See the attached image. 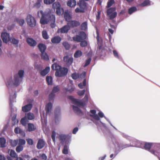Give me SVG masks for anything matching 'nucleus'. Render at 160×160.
<instances>
[{"mask_svg":"<svg viewBox=\"0 0 160 160\" xmlns=\"http://www.w3.org/2000/svg\"><path fill=\"white\" fill-rule=\"evenodd\" d=\"M42 15L40 22L41 24H45L48 23L49 22H51L50 26L52 28H54L56 27L55 17L54 15L52 14L51 10L48 9L44 13L42 10L38 11V14L39 17V14Z\"/></svg>","mask_w":160,"mask_h":160,"instance_id":"f257e3e1","label":"nucleus"},{"mask_svg":"<svg viewBox=\"0 0 160 160\" xmlns=\"http://www.w3.org/2000/svg\"><path fill=\"white\" fill-rule=\"evenodd\" d=\"M24 73L23 70H20L17 74L14 75L13 80L12 77L8 78L6 82V85L7 87L9 88L19 85L22 80Z\"/></svg>","mask_w":160,"mask_h":160,"instance_id":"f03ea898","label":"nucleus"},{"mask_svg":"<svg viewBox=\"0 0 160 160\" xmlns=\"http://www.w3.org/2000/svg\"><path fill=\"white\" fill-rule=\"evenodd\" d=\"M88 93H87L83 99V102H82L81 101L78 99H75L72 96L68 97V98L72 102L77 105L78 107H76L74 105L73 106V108L74 111L78 114H80L82 113L81 110L78 108V107H83L88 102Z\"/></svg>","mask_w":160,"mask_h":160,"instance_id":"7ed1b4c3","label":"nucleus"},{"mask_svg":"<svg viewBox=\"0 0 160 160\" xmlns=\"http://www.w3.org/2000/svg\"><path fill=\"white\" fill-rule=\"evenodd\" d=\"M52 69L56 70L55 76L58 77H62L66 75L68 71V69L66 68H62L56 63L53 64L51 67Z\"/></svg>","mask_w":160,"mask_h":160,"instance_id":"20e7f679","label":"nucleus"},{"mask_svg":"<svg viewBox=\"0 0 160 160\" xmlns=\"http://www.w3.org/2000/svg\"><path fill=\"white\" fill-rule=\"evenodd\" d=\"M16 98V96L15 93L14 92H13L10 94L9 100H10V106L11 108V112L12 113L15 114L13 117L12 118V121H14L16 118L17 115L16 114L17 111V108L14 107H13L12 103L15 101V99Z\"/></svg>","mask_w":160,"mask_h":160,"instance_id":"39448f33","label":"nucleus"},{"mask_svg":"<svg viewBox=\"0 0 160 160\" xmlns=\"http://www.w3.org/2000/svg\"><path fill=\"white\" fill-rule=\"evenodd\" d=\"M30 112L26 114L25 116L21 120V123L25 127L28 126V131L30 132Z\"/></svg>","mask_w":160,"mask_h":160,"instance_id":"423d86ee","label":"nucleus"},{"mask_svg":"<svg viewBox=\"0 0 160 160\" xmlns=\"http://www.w3.org/2000/svg\"><path fill=\"white\" fill-rule=\"evenodd\" d=\"M87 36L83 32H80L78 35H77L73 37V39L74 41L80 42L86 38Z\"/></svg>","mask_w":160,"mask_h":160,"instance_id":"0eeeda50","label":"nucleus"},{"mask_svg":"<svg viewBox=\"0 0 160 160\" xmlns=\"http://www.w3.org/2000/svg\"><path fill=\"white\" fill-rule=\"evenodd\" d=\"M52 8L54 9H56V13L59 15H62L64 12L62 8H61V5L58 2H55L52 4Z\"/></svg>","mask_w":160,"mask_h":160,"instance_id":"6e6552de","label":"nucleus"},{"mask_svg":"<svg viewBox=\"0 0 160 160\" xmlns=\"http://www.w3.org/2000/svg\"><path fill=\"white\" fill-rule=\"evenodd\" d=\"M115 8H111L107 10V14L111 19H113L116 17L117 12L115 11Z\"/></svg>","mask_w":160,"mask_h":160,"instance_id":"1a4fd4ad","label":"nucleus"},{"mask_svg":"<svg viewBox=\"0 0 160 160\" xmlns=\"http://www.w3.org/2000/svg\"><path fill=\"white\" fill-rule=\"evenodd\" d=\"M1 37L4 42L7 43L10 41V38L9 34L7 32H2Z\"/></svg>","mask_w":160,"mask_h":160,"instance_id":"9d476101","label":"nucleus"},{"mask_svg":"<svg viewBox=\"0 0 160 160\" xmlns=\"http://www.w3.org/2000/svg\"><path fill=\"white\" fill-rule=\"evenodd\" d=\"M59 90V88L58 86L54 87L52 89V92L49 95V98L50 100H51L54 98V93L58 92Z\"/></svg>","mask_w":160,"mask_h":160,"instance_id":"9b49d317","label":"nucleus"},{"mask_svg":"<svg viewBox=\"0 0 160 160\" xmlns=\"http://www.w3.org/2000/svg\"><path fill=\"white\" fill-rule=\"evenodd\" d=\"M70 29V27L68 24L65 25L62 28L59 29L58 31V32H60L62 33H67Z\"/></svg>","mask_w":160,"mask_h":160,"instance_id":"f8f14e48","label":"nucleus"},{"mask_svg":"<svg viewBox=\"0 0 160 160\" xmlns=\"http://www.w3.org/2000/svg\"><path fill=\"white\" fill-rule=\"evenodd\" d=\"M45 143V142L43 139H39L37 143V148L38 149H41L44 147Z\"/></svg>","mask_w":160,"mask_h":160,"instance_id":"ddd939ff","label":"nucleus"},{"mask_svg":"<svg viewBox=\"0 0 160 160\" xmlns=\"http://www.w3.org/2000/svg\"><path fill=\"white\" fill-rule=\"evenodd\" d=\"M63 60L66 64L68 65H71L73 61V58L69 57L68 56H66L63 57Z\"/></svg>","mask_w":160,"mask_h":160,"instance_id":"4468645a","label":"nucleus"},{"mask_svg":"<svg viewBox=\"0 0 160 160\" xmlns=\"http://www.w3.org/2000/svg\"><path fill=\"white\" fill-rule=\"evenodd\" d=\"M80 24L79 22L76 21H71L68 22L67 23L70 28L77 27L79 26Z\"/></svg>","mask_w":160,"mask_h":160,"instance_id":"2eb2a0df","label":"nucleus"},{"mask_svg":"<svg viewBox=\"0 0 160 160\" xmlns=\"http://www.w3.org/2000/svg\"><path fill=\"white\" fill-rule=\"evenodd\" d=\"M59 138L61 142H67V141L69 142L70 140L69 137L65 135L61 134L60 135Z\"/></svg>","mask_w":160,"mask_h":160,"instance_id":"dca6fc26","label":"nucleus"},{"mask_svg":"<svg viewBox=\"0 0 160 160\" xmlns=\"http://www.w3.org/2000/svg\"><path fill=\"white\" fill-rule=\"evenodd\" d=\"M70 85L68 86V88H65V90L66 92H71L73 91L74 89V88L73 86L72 81L71 80H69Z\"/></svg>","mask_w":160,"mask_h":160,"instance_id":"f3484780","label":"nucleus"},{"mask_svg":"<svg viewBox=\"0 0 160 160\" xmlns=\"http://www.w3.org/2000/svg\"><path fill=\"white\" fill-rule=\"evenodd\" d=\"M14 132L17 134H20L22 137H25V132L19 128H16L14 129Z\"/></svg>","mask_w":160,"mask_h":160,"instance_id":"a211bd4d","label":"nucleus"},{"mask_svg":"<svg viewBox=\"0 0 160 160\" xmlns=\"http://www.w3.org/2000/svg\"><path fill=\"white\" fill-rule=\"evenodd\" d=\"M67 5L70 7L74 8L76 5V2L75 0H68Z\"/></svg>","mask_w":160,"mask_h":160,"instance_id":"6ab92c4d","label":"nucleus"},{"mask_svg":"<svg viewBox=\"0 0 160 160\" xmlns=\"http://www.w3.org/2000/svg\"><path fill=\"white\" fill-rule=\"evenodd\" d=\"M61 38L59 36H55L53 38L51 41L53 43H58L61 41Z\"/></svg>","mask_w":160,"mask_h":160,"instance_id":"aec40b11","label":"nucleus"},{"mask_svg":"<svg viewBox=\"0 0 160 160\" xmlns=\"http://www.w3.org/2000/svg\"><path fill=\"white\" fill-rule=\"evenodd\" d=\"M89 0H79L78 2L77 5L83 8H85L86 6V3L85 2L88 1Z\"/></svg>","mask_w":160,"mask_h":160,"instance_id":"412c9836","label":"nucleus"},{"mask_svg":"<svg viewBox=\"0 0 160 160\" xmlns=\"http://www.w3.org/2000/svg\"><path fill=\"white\" fill-rule=\"evenodd\" d=\"M64 17L65 20L68 22L72 18L71 15L68 12H65L64 13Z\"/></svg>","mask_w":160,"mask_h":160,"instance_id":"4be33fe9","label":"nucleus"},{"mask_svg":"<svg viewBox=\"0 0 160 160\" xmlns=\"http://www.w3.org/2000/svg\"><path fill=\"white\" fill-rule=\"evenodd\" d=\"M52 105L51 102L48 103L46 106L45 110L46 114H47L51 111Z\"/></svg>","mask_w":160,"mask_h":160,"instance_id":"5701e85b","label":"nucleus"},{"mask_svg":"<svg viewBox=\"0 0 160 160\" xmlns=\"http://www.w3.org/2000/svg\"><path fill=\"white\" fill-rule=\"evenodd\" d=\"M50 70V67H47L45 69L41 72V74L42 76H45L48 73Z\"/></svg>","mask_w":160,"mask_h":160,"instance_id":"b1692460","label":"nucleus"},{"mask_svg":"<svg viewBox=\"0 0 160 160\" xmlns=\"http://www.w3.org/2000/svg\"><path fill=\"white\" fill-rule=\"evenodd\" d=\"M22 110L24 112H27L30 110V103H29L28 104L22 107Z\"/></svg>","mask_w":160,"mask_h":160,"instance_id":"393cba45","label":"nucleus"},{"mask_svg":"<svg viewBox=\"0 0 160 160\" xmlns=\"http://www.w3.org/2000/svg\"><path fill=\"white\" fill-rule=\"evenodd\" d=\"M6 140L4 138H0V147L4 148L6 147Z\"/></svg>","mask_w":160,"mask_h":160,"instance_id":"a878e982","label":"nucleus"},{"mask_svg":"<svg viewBox=\"0 0 160 160\" xmlns=\"http://www.w3.org/2000/svg\"><path fill=\"white\" fill-rule=\"evenodd\" d=\"M38 46L40 51L42 53L45 52L46 49V47L44 44L40 43L38 44Z\"/></svg>","mask_w":160,"mask_h":160,"instance_id":"bb28decb","label":"nucleus"},{"mask_svg":"<svg viewBox=\"0 0 160 160\" xmlns=\"http://www.w3.org/2000/svg\"><path fill=\"white\" fill-rule=\"evenodd\" d=\"M41 57L42 59L46 61H48L49 59V57L48 55L45 52H42V53Z\"/></svg>","mask_w":160,"mask_h":160,"instance_id":"cd10ccee","label":"nucleus"},{"mask_svg":"<svg viewBox=\"0 0 160 160\" xmlns=\"http://www.w3.org/2000/svg\"><path fill=\"white\" fill-rule=\"evenodd\" d=\"M36 24V21L34 17L31 16V27H34Z\"/></svg>","mask_w":160,"mask_h":160,"instance_id":"c85d7f7f","label":"nucleus"},{"mask_svg":"<svg viewBox=\"0 0 160 160\" xmlns=\"http://www.w3.org/2000/svg\"><path fill=\"white\" fill-rule=\"evenodd\" d=\"M80 8V9L78 8H77L75 9V12L76 13L78 12H84V10L87 8V6L85 7V8H83L82 7H81L80 6H79Z\"/></svg>","mask_w":160,"mask_h":160,"instance_id":"c756f323","label":"nucleus"},{"mask_svg":"<svg viewBox=\"0 0 160 160\" xmlns=\"http://www.w3.org/2000/svg\"><path fill=\"white\" fill-rule=\"evenodd\" d=\"M87 28V22H85L81 24V29L82 30H86Z\"/></svg>","mask_w":160,"mask_h":160,"instance_id":"7c9ffc66","label":"nucleus"},{"mask_svg":"<svg viewBox=\"0 0 160 160\" xmlns=\"http://www.w3.org/2000/svg\"><path fill=\"white\" fill-rule=\"evenodd\" d=\"M46 81L48 85H51L52 82V78L51 77L47 76L46 78Z\"/></svg>","mask_w":160,"mask_h":160,"instance_id":"2f4dec72","label":"nucleus"},{"mask_svg":"<svg viewBox=\"0 0 160 160\" xmlns=\"http://www.w3.org/2000/svg\"><path fill=\"white\" fill-rule=\"evenodd\" d=\"M150 5V1L149 0H146L140 4L142 7H145Z\"/></svg>","mask_w":160,"mask_h":160,"instance_id":"473e14b6","label":"nucleus"},{"mask_svg":"<svg viewBox=\"0 0 160 160\" xmlns=\"http://www.w3.org/2000/svg\"><path fill=\"white\" fill-rule=\"evenodd\" d=\"M9 151H10L9 154L12 157L14 158L17 156V154L16 153L14 150H9L8 152H9Z\"/></svg>","mask_w":160,"mask_h":160,"instance_id":"72a5a7b5","label":"nucleus"},{"mask_svg":"<svg viewBox=\"0 0 160 160\" xmlns=\"http://www.w3.org/2000/svg\"><path fill=\"white\" fill-rule=\"evenodd\" d=\"M10 142L12 146L14 147L17 145L18 141V139L14 140H11L10 141Z\"/></svg>","mask_w":160,"mask_h":160,"instance_id":"f704fd0d","label":"nucleus"},{"mask_svg":"<svg viewBox=\"0 0 160 160\" xmlns=\"http://www.w3.org/2000/svg\"><path fill=\"white\" fill-rule=\"evenodd\" d=\"M82 55V53L80 50H78L75 52L74 54V57L78 58L81 56Z\"/></svg>","mask_w":160,"mask_h":160,"instance_id":"c9c22d12","label":"nucleus"},{"mask_svg":"<svg viewBox=\"0 0 160 160\" xmlns=\"http://www.w3.org/2000/svg\"><path fill=\"white\" fill-rule=\"evenodd\" d=\"M42 36L43 38L45 39H47L49 38V36H48L47 32L46 31H42Z\"/></svg>","mask_w":160,"mask_h":160,"instance_id":"e433bc0d","label":"nucleus"},{"mask_svg":"<svg viewBox=\"0 0 160 160\" xmlns=\"http://www.w3.org/2000/svg\"><path fill=\"white\" fill-rule=\"evenodd\" d=\"M18 143L19 145H22H22L25 144L26 143L25 141L23 139H19L18 140Z\"/></svg>","mask_w":160,"mask_h":160,"instance_id":"4c0bfd02","label":"nucleus"},{"mask_svg":"<svg viewBox=\"0 0 160 160\" xmlns=\"http://www.w3.org/2000/svg\"><path fill=\"white\" fill-rule=\"evenodd\" d=\"M23 147L22 145H18L16 149V151L18 152H20L23 150Z\"/></svg>","mask_w":160,"mask_h":160,"instance_id":"58836bf2","label":"nucleus"},{"mask_svg":"<svg viewBox=\"0 0 160 160\" xmlns=\"http://www.w3.org/2000/svg\"><path fill=\"white\" fill-rule=\"evenodd\" d=\"M137 10V8L135 7H133L128 10V13L130 14H132L133 12H135Z\"/></svg>","mask_w":160,"mask_h":160,"instance_id":"ea45409f","label":"nucleus"},{"mask_svg":"<svg viewBox=\"0 0 160 160\" xmlns=\"http://www.w3.org/2000/svg\"><path fill=\"white\" fill-rule=\"evenodd\" d=\"M68 147L66 145H65L64 146L63 149L62 151V152L63 154H67L68 153Z\"/></svg>","mask_w":160,"mask_h":160,"instance_id":"a19ab883","label":"nucleus"},{"mask_svg":"<svg viewBox=\"0 0 160 160\" xmlns=\"http://www.w3.org/2000/svg\"><path fill=\"white\" fill-rule=\"evenodd\" d=\"M86 86V80L84 79L83 83H79L78 86L79 88H83V86Z\"/></svg>","mask_w":160,"mask_h":160,"instance_id":"79ce46f5","label":"nucleus"},{"mask_svg":"<svg viewBox=\"0 0 160 160\" xmlns=\"http://www.w3.org/2000/svg\"><path fill=\"white\" fill-rule=\"evenodd\" d=\"M17 21L20 26L23 25L25 22L24 20L22 19H17Z\"/></svg>","mask_w":160,"mask_h":160,"instance_id":"37998d69","label":"nucleus"},{"mask_svg":"<svg viewBox=\"0 0 160 160\" xmlns=\"http://www.w3.org/2000/svg\"><path fill=\"white\" fill-rule=\"evenodd\" d=\"M152 144V143H146L145 144L144 147L146 149L149 150Z\"/></svg>","mask_w":160,"mask_h":160,"instance_id":"c03bdc74","label":"nucleus"},{"mask_svg":"<svg viewBox=\"0 0 160 160\" xmlns=\"http://www.w3.org/2000/svg\"><path fill=\"white\" fill-rule=\"evenodd\" d=\"M10 41H11V42L12 44H17L19 42V41L18 40L14 38H10Z\"/></svg>","mask_w":160,"mask_h":160,"instance_id":"a18cd8bd","label":"nucleus"},{"mask_svg":"<svg viewBox=\"0 0 160 160\" xmlns=\"http://www.w3.org/2000/svg\"><path fill=\"white\" fill-rule=\"evenodd\" d=\"M55 0H44V2L46 4H50L54 2Z\"/></svg>","mask_w":160,"mask_h":160,"instance_id":"49530a36","label":"nucleus"},{"mask_svg":"<svg viewBox=\"0 0 160 160\" xmlns=\"http://www.w3.org/2000/svg\"><path fill=\"white\" fill-rule=\"evenodd\" d=\"M63 45L67 50H68L70 48L69 44L66 42H63Z\"/></svg>","mask_w":160,"mask_h":160,"instance_id":"de8ad7c7","label":"nucleus"},{"mask_svg":"<svg viewBox=\"0 0 160 160\" xmlns=\"http://www.w3.org/2000/svg\"><path fill=\"white\" fill-rule=\"evenodd\" d=\"M79 77V75L76 73H74L72 75V77L74 79H76L78 78Z\"/></svg>","mask_w":160,"mask_h":160,"instance_id":"09e8293b","label":"nucleus"},{"mask_svg":"<svg viewBox=\"0 0 160 160\" xmlns=\"http://www.w3.org/2000/svg\"><path fill=\"white\" fill-rule=\"evenodd\" d=\"M55 136L56 132L54 131L52 132L51 137L53 140V141L54 142V143H55Z\"/></svg>","mask_w":160,"mask_h":160,"instance_id":"8fccbe9b","label":"nucleus"},{"mask_svg":"<svg viewBox=\"0 0 160 160\" xmlns=\"http://www.w3.org/2000/svg\"><path fill=\"white\" fill-rule=\"evenodd\" d=\"M150 152L152 153H153L155 155L157 156L159 159V160H160V157H159V154L158 152L157 151H155L152 150H151Z\"/></svg>","mask_w":160,"mask_h":160,"instance_id":"3c124183","label":"nucleus"},{"mask_svg":"<svg viewBox=\"0 0 160 160\" xmlns=\"http://www.w3.org/2000/svg\"><path fill=\"white\" fill-rule=\"evenodd\" d=\"M90 116L96 120H100L97 114H96L91 115Z\"/></svg>","mask_w":160,"mask_h":160,"instance_id":"603ef678","label":"nucleus"},{"mask_svg":"<svg viewBox=\"0 0 160 160\" xmlns=\"http://www.w3.org/2000/svg\"><path fill=\"white\" fill-rule=\"evenodd\" d=\"M36 42L32 38H31V46H34L36 45Z\"/></svg>","mask_w":160,"mask_h":160,"instance_id":"864d4df0","label":"nucleus"},{"mask_svg":"<svg viewBox=\"0 0 160 160\" xmlns=\"http://www.w3.org/2000/svg\"><path fill=\"white\" fill-rule=\"evenodd\" d=\"M81 42L80 45L81 47H84L87 46L88 43L86 41H83Z\"/></svg>","mask_w":160,"mask_h":160,"instance_id":"5fc2aeb1","label":"nucleus"},{"mask_svg":"<svg viewBox=\"0 0 160 160\" xmlns=\"http://www.w3.org/2000/svg\"><path fill=\"white\" fill-rule=\"evenodd\" d=\"M114 1L113 0H110L108 2L107 6L108 7H111L114 3Z\"/></svg>","mask_w":160,"mask_h":160,"instance_id":"6e6d98bb","label":"nucleus"},{"mask_svg":"<svg viewBox=\"0 0 160 160\" xmlns=\"http://www.w3.org/2000/svg\"><path fill=\"white\" fill-rule=\"evenodd\" d=\"M85 90H83L82 91H80L78 92V94L79 95L81 96L83 95L85 92Z\"/></svg>","mask_w":160,"mask_h":160,"instance_id":"4d7b16f0","label":"nucleus"},{"mask_svg":"<svg viewBox=\"0 0 160 160\" xmlns=\"http://www.w3.org/2000/svg\"><path fill=\"white\" fill-rule=\"evenodd\" d=\"M97 36L96 38H97V40L98 44L99 45V43H101V42H100L101 41H100V39H99V32L98 31L97 32Z\"/></svg>","mask_w":160,"mask_h":160,"instance_id":"13d9d810","label":"nucleus"},{"mask_svg":"<svg viewBox=\"0 0 160 160\" xmlns=\"http://www.w3.org/2000/svg\"><path fill=\"white\" fill-rule=\"evenodd\" d=\"M98 115L101 118H102L104 117L108 121V119L105 117H104V114L101 112H100L98 113Z\"/></svg>","mask_w":160,"mask_h":160,"instance_id":"bf43d9fd","label":"nucleus"},{"mask_svg":"<svg viewBox=\"0 0 160 160\" xmlns=\"http://www.w3.org/2000/svg\"><path fill=\"white\" fill-rule=\"evenodd\" d=\"M91 58H89L88 60H87L86 61V62L84 65V67H86L90 63L91 61Z\"/></svg>","mask_w":160,"mask_h":160,"instance_id":"052dcab7","label":"nucleus"},{"mask_svg":"<svg viewBox=\"0 0 160 160\" xmlns=\"http://www.w3.org/2000/svg\"><path fill=\"white\" fill-rule=\"evenodd\" d=\"M41 121L42 124H44V125H46L47 121L45 118L43 119L42 116L41 115Z\"/></svg>","mask_w":160,"mask_h":160,"instance_id":"680f3d73","label":"nucleus"},{"mask_svg":"<svg viewBox=\"0 0 160 160\" xmlns=\"http://www.w3.org/2000/svg\"><path fill=\"white\" fill-rule=\"evenodd\" d=\"M113 53L114 54V56L116 58H119V57L118 55V52L115 50H114L113 51Z\"/></svg>","mask_w":160,"mask_h":160,"instance_id":"e2e57ef3","label":"nucleus"},{"mask_svg":"<svg viewBox=\"0 0 160 160\" xmlns=\"http://www.w3.org/2000/svg\"><path fill=\"white\" fill-rule=\"evenodd\" d=\"M36 128L33 124H31V131H33L36 129Z\"/></svg>","mask_w":160,"mask_h":160,"instance_id":"0e129e2a","label":"nucleus"},{"mask_svg":"<svg viewBox=\"0 0 160 160\" xmlns=\"http://www.w3.org/2000/svg\"><path fill=\"white\" fill-rule=\"evenodd\" d=\"M26 21L28 25H30V15H28L27 17Z\"/></svg>","mask_w":160,"mask_h":160,"instance_id":"69168bd1","label":"nucleus"},{"mask_svg":"<svg viewBox=\"0 0 160 160\" xmlns=\"http://www.w3.org/2000/svg\"><path fill=\"white\" fill-rule=\"evenodd\" d=\"M39 2L38 0L37 2L36 3L35 7L37 8H39L41 6L40 2Z\"/></svg>","mask_w":160,"mask_h":160,"instance_id":"338daca9","label":"nucleus"},{"mask_svg":"<svg viewBox=\"0 0 160 160\" xmlns=\"http://www.w3.org/2000/svg\"><path fill=\"white\" fill-rule=\"evenodd\" d=\"M41 158L44 160H46L47 158V157L45 154H42L41 156Z\"/></svg>","mask_w":160,"mask_h":160,"instance_id":"774afa93","label":"nucleus"}]
</instances>
